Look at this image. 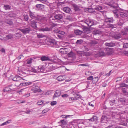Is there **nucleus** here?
<instances>
[{
    "mask_svg": "<svg viewBox=\"0 0 128 128\" xmlns=\"http://www.w3.org/2000/svg\"><path fill=\"white\" fill-rule=\"evenodd\" d=\"M41 60L42 61L51 60L48 57L46 56H42L41 58Z\"/></svg>",
    "mask_w": 128,
    "mask_h": 128,
    "instance_id": "5701e85b",
    "label": "nucleus"
},
{
    "mask_svg": "<svg viewBox=\"0 0 128 128\" xmlns=\"http://www.w3.org/2000/svg\"><path fill=\"white\" fill-rule=\"evenodd\" d=\"M37 19L38 21H40L42 22H44L46 20V18L39 16H38L37 18Z\"/></svg>",
    "mask_w": 128,
    "mask_h": 128,
    "instance_id": "ddd939ff",
    "label": "nucleus"
},
{
    "mask_svg": "<svg viewBox=\"0 0 128 128\" xmlns=\"http://www.w3.org/2000/svg\"><path fill=\"white\" fill-rule=\"evenodd\" d=\"M30 93H29L28 94L26 93L23 96L25 98H26L29 97L30 96Z\"/></svg>",
    "mask_w": 128,
    "mask_h": 128,
    "instance_id": "49530a36",
    "label": "nucleus"
},
{
    "mask_svg": "<svg viewBox=\"0 0 128 128\" xmlns=\"http://www.w3.org/2000/svg\"><path fill=\"white\" fill-rule=\"evenodd\" d=\"M41 31L44 32L45 31L50 32L51 30V29L50 28L46 27L44 28H42L40 30Z\"/></svg>",
    "mask_w": 128,
    "mask_h": 128,
    "instance_id": "b1692460",
    "label": "nucleus"
},
{
    "mask_svg": "<svg viewBox=\"0 0 128 128\" xmlns=\"http://www.w3.org/2000/svg\"><path fill=\"white\" fill-rule=\"evenodd\" d=\"M83 42V41L82 40H77L76 43V44H80L82 43Z\"/></svg>",
    "mask_w": 128,
    "mask_h": 128,
    "instance_id": "de8ad7c7",
    "label": "nucleus"
},
{
    "mask_svg": "<svg viewBox=\"0 0 128 128\" xmlns=\"http://www.w3.org/2000/svg\"><path fill=\"white\" fill-rule=\"evenodd\" d=\"M29 14L30 17L32 19L35 18L36 17L35 14L31 11L29 12Z\"/></svg>",
    "mask_w": 128,
    "mask_h": 128,
    "instance_id": "c756f323",
    "label": "nucleus"
},
{
    "mask_svg": "<svg viewBox=\"0 0 128 128\" xmlns=\"http://www.w3.org/2000/svg\"><path fill=\"white\" fill-rule=\"evenodd\" d=\"M10 120H8L6 122L0 125L1 126H3L5 125H6L10 123Z\"/></svg>",
    "mask_w": 128,
    "mask_h": 128,
    "instance_id": "37998d69",
    "label": "nucleus"
},
{
    "mask_svg": "<svg viewBox=\"0 0 128 128\" xmlns=\"http://www.w3.org/2000/svg\"><path fill=\"white\" fill-rule=\"evenodd\" d=\"M64 11L67 13L70 14L71 11V9L68 7H65L63 9Z\"/></svg>",
    "mask_w": 128,
    "mask_h": 128,
    "instance_id": "6ab92c4d",
    "label": "nucleus"
},
{
    "mask_svg": "<svg viewBox=\"0 0 128 128\" xmlns=\"http://www.w3.org/2000/svg\"><path fill=\"white\" fill-rule=\"evenodd\" d=\"M50 44L52 46L56 47V45L57 44V42L54 40H50Z\"/></svg>",
    "mask_w": 128,
    "mask_h": 128,
    "instance_id": "f3484780",
    "label": "nucleus"
},
{
    "mask_svg": "<svg viewBox=\"0 0 128 128\" xmlns=\"http://www.w3.org/2000/svg\"><path fill=\"white\" fill-rule=\"evenodd\" d=\"M61 94V91L59 90H57L55 91V93L53 96V98H55L56 97H59Z\"/></svg>",
    "mask_w": 128,
    "mask_h": 128,
    "instance_id": "9d476101",
    "label": "nucleus"
},
{
    "mask_svg": "<svg viewBox=\"0 0 128 128\" xmlns=\"http://www.w3.org/2000/svg\"><path fill=\"white\" fill-rule=\"evenodd\" d=\"M97 54L99 56H104L105 55V53L104 52L101 51L98 53Z\"/></svg>",
    "mask_w": 128,
    "mask_h": 128,
    "instance_id": "7c9ffc66",
    "label": "nucleus"
},
{
    "mask_svg": "<svg viewBox=\"0 0 128 128\" xmlns=\"http://www.w3.org/2000/svg\"><path fill=\"white\" fill-rule=\"evenodd\" d=\"M120 87L121 88L126 87H128V85L125 84L124 83H121L120 84Z\"/></svg>",
    "mask_w": 128,
    "mask_h": 128,
    "instance_id": "4c0bfd02",
    "label": "nucleus"
},
{
    "mask_svg": "<svg viewBox=\"0 0 128 128\" xmlns=\"http://www.w3.org/2000/svg\"><path fill=\"white\" fill-rule=\"evenodd\" d=\"M108 27L109 28H116V25H114L112 24H109L108 25Z\"/></svg>",
    "mask_w": 128,
    "mask_h": 128,
    "instance_id": "a19ab883",
    "label": "nucleus"
},
{
    "mask_svg": "<svg viewBox=\"0 0 128 128\" xmlns=\"http://www.w3.org/2000/svg\"><path fill=\"white\" fill-rule=\"evenodd\" d=\"M62 96L63 98H67L68 96V95L67 94H64L62 95Z\"/></svg>",
    "mask_w": 128,
    "mask_h": 128,
    "instance_id": "e2e57ef3",
    "label": "nucleus"
},
{
    "mask_svg": "<svg viewBox=\"0 0 128 128\" xmlns=\"http://www.w3.org/2000/svg\"><path fill=\"white\" fill-rule=\"evenodd\" d=\"M30 23L31 26L32 28L35 29L37 28V22L36 21L32 20H31Z\"/></svg>",
    "mask_w": 128,
    "mask_h": 128,
    "instance_id": "423d86ee",
    "label": "nucleus"
},
{
    "mask_svg": "<svg viewBox=\"0 0 128 128\" xmlns=\"http://www.w3.org/2000/svg\"><path fill=\"white\" fill-rule=\"evenodd\" d=\"M12 38V36L10 35H7L6 38L8 39H11Z\"/></svg>",
    "mask_w": 128,
    "mask_h": 128,
    "instance_id": "8fccbe9b",
    "label": "nucleus"
},
{
    "mask_svg": "<svg viewBox=\"0 0 128 128\" xmlns=\"http://www.w3.org/2000/svg\"><path fill=\"white\" fill-rule=\"evenodd\" d=\"M54 18L56 20H60L62 19L63 15L62 14H56V13H55Z\"/></svg>",
    "mask_w": 128,
    "mask_h": 128,
    "instance_id": "0eeeda50",
    "label": "nucleus"
},
{
    "mask_svg": "<svg viewBox=\"0 0 128 128\" xmlns=\"http://www.w3.org/2000/svg\"><path fill=\"white\" fill-rule=\"evenodd\" d=\"M49 110L48 109H46L44 110L42 112V113L43 114H45L46 113L48 112V111Z\"/></svg>",
    "mask_w": 128,
    "mask_h": 128,
    "instance_id": "4d7b16f0",
    "label": "nucleus"
},
{
    "mask_svg": "<svg viewBox=\"0 0 128 128\" xmlns=\"http://www.w3.org/2000/svg\"><path fill=\"white\" fill-rule=\"evenodd\" d=\"M32 90L33 91V92L34 93H36L38 92H42V90L40 89V86H36L32 88L31 90Z\"/></svg>",
    "mask_w": 128,
    "mask_h": 128,
    "instance_id": "20e7f679",
    "label": "nucleus"
},
{
    "mask_svg": "<svg viewBox=\"0 0 128 128\" xmlns=\"http://www.w3.org/2000/svg\"><path fill=\"white\" fill-rule=\"evenodd\" d=\"M68 56L69 57L72 58H76L75 54L72 52H71L68 53Z\"/></svg>",
    "mask_w": 128,
    "mask_h": 128,
    "instance_id": "a211bd4d",
    "label": "nucleus"
},
{
    "mask_svg": "<svg viewBox=\"0 0 128 128\" xmlns=\"http://www.w3.org/2000/svg\"><path fill=\"white\" fill-rule=\"evenodd\" d=\"M37 70V72H42L43 71V68L41 66H39L38 69Z\"/></svg>",
    "mask_w": 128,
    "mask_h": 128,
    "instance_id": "c9c22d12",
    "label": "nucleus"
},
{
    "mask_svg": "<svg viewBox=\"0 0 128 128\" xmlns=\"http://www.w3.org/2000/svg\"><path fill=\"white\" fill-rule=\"evenodd\" d=\"M122 92L123 93H124L126 95L128 94V92L125 90H122Z\"/></svg>",
    "mask_w": 128,
    "mask_h": 128,
    "instance_id": "69168bd1",
    "label": "nucleus"
},
{
    "mask_svg": "<svg viewBox=\"0 0 128 128\" xmlns=\"http://www.w3.org/2000/svg\"><path fill=\"white\" fill-rule=\"evenodd\" d=\"M72 6L74 8L76 11H78L79 9L78 6L75 4H73Z\"/></svg>",
    "mask_w": 128,
    "mask_h": 128,
    "instance_id": "473e14b6",
    "label": "nucleus"
},
{
    "mask_svg": "<svg viewBox=\"0 0 128 128\" xmlns=\"http://www.w3.org/2000/svg\"><path fill=\"white\" fill-rule=\"evenodd\" d=\"M75 33L77 35H81L82 33V32L78 30H76L74 31Z\"/></svg>",
    "mask_w": 128,
    "mask_h": 128,
    "instance_id": "bb28decb",
    "label": "nucleus"
},
{
    "mask_svg": "<svg viewBox=\"0 0 128 128\" xmlns=\"http://www.w3.org/2000/svg\"><path fill=\"white\" fill-rule=\"evenodd\" d=\"M77 53L80 54H82V56H88L91 55V54L89 52H78Z\"/></svg>",
    "mask_w": 128,
    "mask_h": 128,
    "instance_id": "6e6552de",
    "label": "nucleus"
},
{
    "mask_svg": "<svg viewBox=\"0 0 128 128\" xmlns=\"http://www.w3.org/2000/svg\"><path fill=\"white\" fill-rule=\"evenodd\" d=\"M98 118L96 116H94L92 118H91L90 119H89L88 120L90 122H96L98 120Z\"/></svg>",
    "mask_w": 128,
    "mask_h": 128,
    "instance_id": "412c9836",
    "label": "nucleus"
},
{
    "mask_svg": "<svg viewBox=\"0 0 128 128\" xmlns=\"http://www.w3.org/2000/svg\"><path fill=\"white\" fill-rule=\"evenodd\" d=\"M44 102V101H40L37 103V104L38 105H40L42 104Z\"/></svg>",
    "mask_w": 128,
    "mask_h": 128,
    "instance_id": "09e8293b",
    "label": "nucleus"
},
{
    "mask_svg": "<svg viewBox=\"0 0 128 128\" xmlns=\"http://www.w3.org/2000/svg\"><path fill=\"white\" fill-rule=\"evenodd\" d=\"M20 30L24 34H26L27 33H29L31 29L30 28L28 27V28H25L23 29H20Z\"/></svg>",
    "mask_w": 128,
    "mask_h": 128,
    "instance_id": "7ed1b4c3",
    "label": "nucleus"
},
{
    "mask_svg": "<svg viewBox=\"0 0 128 128\" xmlns=\"http://www.w3.org/2000/svg\"><path fill=\"white\" fill-rule=\"evenodd\" d=\"M89 104L90 106L92 107H94V105L92 102H90Z\"/></svg>",
    "mask_w": 128,
    "mask_h": 128,
    "instance_id": "774afa93",
    "label": "nucleus"
},
{
    "mask_svg": "<svg viewBox=\"0 0 128 128\" xmlns=\"http://www.w3.org/2000/svg\"><path fill=\"white\" fill-rule=\"evenodd\" d=\"M60 52L62 54H67L68 52V49L66 48H61Z\"/></svg>",
    "mask_w": 128,
    "mask_h": 128,
    "instance_id": "9b49d317",
    "label": "nucleus"
},
{
    "mask_svg": "<svg viewBox=\"0 0 128 128\" xmlns=\"http://www.w3.org/2000/svg\"><path fill=\"white\" fill-rule=\"evenodd\" d=\"M115 101L116 100H114L112 101H110V104L112 106L115 104Z\"/></svg>",
    "mask_w": 128,
    "mask_h": 128,
    "instance_id": "6e6d98bb",
    "label": "nucleus"
},
{
    "mask_svg": "<svg viewBox=\"0 0 128 128\" xmlns=\"http://www.w3.org/2000/svg\"><path fill=\"white\" fill-rule=\"evenodd\" d=\"M57 79L59 81H62L64 80V78L62 76H60L57 78Z\"/></svg>",
    "mask_w": 128,
    "mask_h": 128,
    "instance_id": "f704fd0d",
    "label": "nucleus"
},
{
    "mask_svg": "<svg viewBox=\"0 0 128 128\" xmlns=\"http://www.w3.org/2000/svg\"><path fill=\"white\" fill-rule=\"evenodd\" d=\"M8 17L14 18L16 17V15L13 13L9 14L8 15Z\"/></svg>",
    "mask_w": 128,
    "mask_h": 128,
    "instance_id": "72a5a7b5",
    "label": "nucleus"
},
{
    "mask_svg": "<svg viewBox=\"0 0 128 128\" xmlns=\"http://www.w3.org/2000/svg\"><path fill=\"white\" fill-rule=\"evenodd\" d=\"M101 33V32L98 30H95L94 32V34H99Z\"/></svg>",
    "mask_w": 128,
    "mask_h": 128,
    "instance_id": "a18cd8bd",
    "label": "nucleus"
},
{
    "mask_svg": "<svg viewBox=\"0 0 128 128\" xmlns=\"http://www.w3.org/2000/svg\"><path fill=\"white\" fill-rule=\"evenodd\" d=\"M30 72L31 71L32 72H34V73L37 72V70H36L34 68H31L30 69Z\"/></svg>",
    "mask_w": 128,
    "mask_h": 128,
    "instance_id": "58836bf2",
    "label": "nucleus"
},
{
    "mask_svg": "<svg viewBox=\"0 0 128 128\" xmlns=\"http://www.w3.org/2000/svg\"><path fill=\"white\" fill-rule=\"evenodd\" d=\"M114 21L112 18H107L105 20V22H106L112 23Z\"/></svg>",
    "mask_w": 128,
    "mask_h": 128,
    "instance_id": "2eb2a0df",
    "label": "nucleus"
},
{
    "mask_svg": "<svg viewBox=\"0 0 128 128\" xmlns=\"http://www.w3.org/2000/svg\"><path fill=\"white\" fill-rule=\"evenodd\" d=\"M75 97L74 98L76 100H77L78 98H79L80 97V96L79 94H76V96H74Z\"/></svg>",
    "mask_w": 128,
    "mask_h": 128,
    "instance_id": "5fc2aeb1",
    "label": "nucleus"
},
{
    "mask_svg": "<svg viewBox=\"0 0 128 128\" xmlns=\"http://www.w3.org/2000/svg\"><path fill=\"white\" fill-rule=\"evenodd\" d=\"M96 10L100 11L102 9V7L100 6H98V7L95 8Z\"/></svg>",
    "mask_w": 128,
    "mask_h": 128,
    "instance_id": "ea45409f",
    "label": "nucleus"
},
{
    "mask_svg": "<svg viewBox=\"0 0 128 128\" xmlns=\"http://www.w3.org/2000/svg\"><path fill=\"white\" fill-rule=\"evenodd\" d=\"M107 118L105 116H102L101 118V122L102 123H106L107 122Z\"/></svg>",
    "mask_w": 128,
    "mask_h": 128,
    "instance_id": "4468645a",
    "label": "nucleus"
},
{
    "mask_svg": "<svg viewBox=\"0 0 128 128\" xmlns=\"http://www.w3.org/2000/svg\"><path fill=\"white\" fill-rule=\"evenodd\" d=\"M12 80L15 81H20V82H23V81L24 80L22 77L18 76H17L13 78Z\"/></svg>",
    "mask_w": 128,
    "mask_h": 128,
    "instance_id": "39448f33",
    "label": "nucleus"
},
{
    "mask_svg": "<svg viewBox=\"0 0 128 128\" xmlns=\"http://www.w3.org/2000/svg\"><path fill=\"white\" fill-rule=\"evenodd\" d=\"M93 81H92V82L93 84H94L96 83L98 81V78L96 77L93 79Z\"/></svg>",
    "mask_w": 128,
    "mask_h": 128,
    "instance_id": "79ce46f5",
    "label": "nucleus"
},
{
    "mask_svg": "<svg viewBox=\"0 0 128 128\" xmlns=\"http://www.w3.org/2000/svg\"><path fill=\"white\" fill-rule=\"evenodd\" d=\"M38 37L39 38H42L44 37V36L42 34H38L37 35Z\"/></svg>",
    "mask_w": 128,
    "mask_h": 128,
    "instance_id": "3c124183",
    "label": "nucleus"
},
{
    "mask_svg": "<svg viewBox=\"0 0 128 128\" xmlns=\"http://www.w3.org/2000/svg\"><path fill=\"white\" fill-rule=\"evenodd\" d=\"M107 52L106 53L107 55H110L112 54L113 53L112 49L111 48H108L106 49Z\"/></svg>",
    "mask_w": 128,
    "mask_h": 128,
    "instance_id": "dca6fc26",
    "label": "nucleus"
},
{
    "mask_svg": "<svg viewBox=\"0 0 128 128\" xmlns=\"http://www.w3.org/2000/svg\"><path fill=\"white\" fill-rule=\"evenodd\" d=\"M87 80H93V76H90V77L87 78Z\"/></svg>",
    "mask_w": 128,
    "mask_h": 128,
    "instance_id": "bf43d9fd",
    "label": "nucleus"
},
{
    "mask_svg": "<svg viewBox=\"0 0 128 128\" xmlns=\"http://www.w3.org/2000/svg\"><path fill=\"white\" fill-rule=\"evenodd\" d=\"M24 18L25 20L26 21H28L29 19L28 16V15L24 16Z\"/></svg>",
    "mask_w": 128,
    "mask_h": 128,
    "instance_id": "603ef678",
    "label": "nucleus"
},
{
    "mask_svg": "<svg viewBox=\"0 0 128 128\" xmlns=\"http://www.w3.org/2000/svg\"><path fill=\"white\" fill-rule=\"evenodd\" d=\"M32 84L31 82H24L20 84V86H25L26 85H28L30 84Z\"/></svg>",
    "mask_w": 128,
    "mask_h": 128,
    "instance_id": "c85d7f7f",
    "label": "nucleus"
},
{
    "mask_svg": "<svg viewBox=\"0 0 128 128\" xmlns=\"http://www.w3.org/2000/svg\"><path fill=\"white\" fill-rule=\"evenodd\" d=\"M5 23L8 24L10 26L13 25V23L11 20L9 19H6L4 21Z\"/></svg>",
    "mask_w": 128,
    "mask_h": 128,
    "instance_id": "1a4fd4ad",
    "label": "nucleus"
},
{
    "mask_svg": "<svg viewBox=\"0 0 128 128\" xmlns=\"http://www.w3.org/2000/svg\"><path fill=\"white\" fill-rule=\"evenodd\" d=\"M40 2L43 3H44L47 1V0H36Z\"/></svg>",
    "mask_w": 128,
    "mask_h": 128,
    "instance_id": "864d4df0",
    "label": "nucleus"
},
{
    "mask_svg": "<svg viewBox=\"0 0 128 128\" xmlns=\"http://www.w3.org/2000/svg\"><path fill=\"white\" fill-rule=\"evenodd\" d=\"M57 102L56 101H54L52 102L51 103V104L52 106H54L56 104Z\"/></svg>",
    "mask_w": 128,
    "mask_h": 128,
    "instance_id": "13d9d810",
    "label": "nucleus"
},
{
    "mask_svg": "<svg viewBox=\"0 0 128 128\" xmlns=\"http://www.w3.org/2000/svg\"><path fill=\"white\" fill-rule=\"evenodd\" d=\"M66 19L70 21H71L72 20V18H71L69 16H67L66 18Z\"/></svg>",
    "mask_w": 128,
    "mask_h": 128,
    "instance_id": "0e129e2a",
    "label": "nucleus"
},
{
    "mask_svg": "<svg viewBox=\"0 0 128 128\" xmlns=\"http://www.w3.org/2000/svg\"><path fill=\"white\" fill-rule=\"evenodd\" d=\"M32 59H30V60H29L27 62V64H30L32 62Z\"/></svg>",
    "mask_w": 128,
    "mask_h": 128,
    "instance_id": "052dcab7",
    "label": "nucleus"
},
{
    "mask_svg": "<svg viewBox=\"0 0 128 128\" xmlns=\"http://www.w3.org/2000/svg\"><path fill=\"white\" fill-rule=\"evenodd\" d=\"M48 68L50 71L54 70L56 69V68L53 66H49Z\"/></svg>",
    "mask_w": 128,
    "mask_h": 128,
    "instance_id": "c03bdc74",
    "label": "nucleus"
},
{
    "mask_svg": "<svg viewBox=\"0 0 128 128\" xmlns=\"http://www.w3.org/2000/svg\"><path fill=\"white\" fill-rule=\"evenodd\" d=\"M84 22L86 23L88 26L90 27L94 25V21L88 19L84 21Z\"/></svg>",
    "mask_w": 128,
    "mask_h": 128,
    "instance_id": "f03ea898",
    "label": "nucleus"
},
{
    "mask_svg": "<svg viewBox=\"0 0 128 128\" xmlns=\"http://www.w3.org/2000/svg\"><path fill=\"white\" fill-rule=\"evenodd\" d=\"M123 47L124 48H128V43H126L123 46Z\"/></svg>",
    "mask_w": 128,
    "mask_h": 128,
    "instance_id": "680f3d73",
    "label": "nucleus"
},
{
    "mask_svg": "<svg viewBox=\"0 0 128 128\" xmlns=\"http://www.w3.org/2000/svg\"><path fill=\"white\" fill-rule=\"evenodd\" d=\"M36 8L39 10H41L44 9V6L42 4H38L36 6Z\"/></svg>",
    "mask_w": 128,
    "mask_h": 128,
    "instance_id": "f8f14e48",
    "label": "nucleus"
},
{
    "mask_svg": "<svg viewBox=\"0 0 128 128\" xmlns=\"http://www.w3.org/2000/svg\"><path fill=\"white\" fill-rule=\"evenodd\" d=\"M98 43V42L96 40H91L90 42V44L92 46H94L97 44Z\"/></svg>",
    "mask_w": 128,
    "mask_h": 128,
    "instance_id": "393cba45",
    "label": "nucleus"
},
{
    "mask_svg": "<svg viewBox=\"0 0 128 128\" xmlns=\"http://www.w3.org/2000/svg\"><path fill=\"white\" fill-rule=\"evenodd\" d=\"M59 123L62 124V126L63 128L66 127L65 126H66L67 124V122L64 120L61 121L60 122H59Z\"/></svg>",
    "mask_w": 128,
    "mask_h": 128,
    "instance_id": "aec40b11",
    "label": "nucleus"
},
{
    "mask_svg": "<svg viewBox=\"0 0 128 128\" xmlns=\"http://www.w3.org/2000/svg\"><path fill=\"white\" fill-rule=\"evenodd\" d=\"M3 8L6 10H10L11 9V6L8 5H5Z\"/></svg>",
    "mask_w": 128,
    "mask_h": 128,
    "instance_id": "cd10ccee",
    "label": "nucleus"
},
{
    "mask_svg": "<svg viewBox=\"0 0 128 128\" xmlns=\"http://www.w3.org/2000/svg\"><path fill=\"white\" fill-rule=\"evenodd\" d=\"M113 12L116 18L118 17L119 14L122 18L127 17L128 16V11H126L125 12H120L118 10H116L114 11Z\"/></svg>",
    "mask_w": 128,
    "mask_h": 128,
    "instance_id": "f257e3e1",
    "label": "nucleus"
},
{
    "mask_svg": "<svg viewBox=\"0 0 128 128\" xmlns=\"http://www.w3.org/2000/svg\"><path fill=\"white\" fill-rule=\"evenodd\" d=\"M128 32L126 31V28H125L124 30L121 31V34L122 35H124L127 34Z\"/></svg>",
    "mask_w": 128,
    "mask_h": 128,
    "instance_id": "e433bc0d",
    "label": "nucleus"
},
{
    "mask_svg": "<svg viewBox=\"0 0 128 128\" xmlns=\"http://www.w3.org/2000/svg\"><path fill=\"white\" fill-rule=\"evenodd\" d=\"M111 71H110L108 73L106 74V76H109L111 74Z\"/></svg>",
    "mask_w": 128,
    "mask_h": 128,
    "instance_id": "338daca9",
    "label": "nucleus"
},
{
    "mask_svg": "<svg viewBox=\"0 0 128 128\" xmlns=\"http://www.w3.org/2000/svg\"><path fill=\"white\" fill-rule=\"evenodd\" d=\"M105 45L107 46L112 47L115 46L116 44L114 43L110 42V43H106L105 44Z\"/></svg>",
    "mask_w": 128,
    "mask_h": 128,
    "instance_id": "a878e982",
    "label": "nucleus"
},
{
    "mask_svg": "<svg viewBox=\"0 0 128 128\" xmlns=\"http://www.w3.org/2000/svg\"><path fill=\"white\" fill-rule=\"evenodd\" d=\"M18 73L20 75L22 76V74H28L29 73H30V72L29 70L28 71V70H24V71H22V72H18Z\"/></svg>",
    "mask_w": 128,
    "mask_h": 128,
    "instance_id": "4be33fe9",
    "label": "nucleus"
},
{
    "mask_svg": "<svg viewBox=\"0 0 128 128\" xmlns=\"http://www.w3.org/2000/svg\"><path fill=\"white\" fill-rule=\"evenodd\" d=\"M122 37V36L121 34L116 35L114 36V38L117 40L119 39Z\"/></svg>",
    "mask_w": 128,
    "mask_h": 128,
    "instance_id": "2f4dec72",
    "label": "nucleus"
}]
</instances>
